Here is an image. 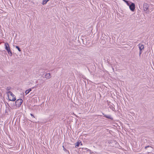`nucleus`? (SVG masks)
<instances>
[{
    "instance_id": "nucleus-1",
    "label": "nucleus",
    "mask_w": 154,
    "mask_h": 154,
    "mask_svg": "<svg viewBox=\"0 0 154 154\" xmlns=\"http://www.w3.org/2000/svg\"><path fill=\"white\" fill-rule=\"evenodd\" d=\"M123 0L126 2L127 5L129 7L130 10L132 11H134L135 8V5L134 4L129 1H127L125 0Z\"/></svg>"
},
{
    "instance_id": "nucleus-2",
    "label": "nucleus",
    "mask_w": 154,
    "mask_h": 154,
    "mask_svg": "<svg viewBox=\"0 0 154 154\" xmlns=\"http://www.w3.org/2000/svg\"><path fill=\"white\" fill-rule=\"evenodd\" d=\"M8 97L9 100L11 101H14L16 100V97L12 92L10 91L7 92Z\"/></svg>"
},
{
    "instance_id": "nucleus-3",
    "label": "nucleus",
    "mask_w": 154,
    "mask_h": 154,
    "mask_svg": "<svg viewBox=\"0 0 154 154\" xmlns=\"http://www.w3.org/2000/svg\"><path fill=\"white\" fill-rule=\"evenodd\" d=\"M5 48L9 54L10 56H11L12 55V52L11 51L9 45L8 43H5Z\"/></svg>"
},
{
    "instance_id": "nucleus-4",
    "label": "nucleus",
    "mask_w": 154,
    "mask_h": 154,
    "mask_svg": "<svg viewBox=\"0 0 154 154\" xmlns=\"http://www.w3.org/2000/svg\"><path fill=\"white\" fill-rule=\"evenodd\" d=\"M23 102V100L21 99H19L17 100L15 102V104L16 107H19L21 105Z\"/></svg>"
},
{
    "instance_id": "nucleus-5",
    "label": "nucleus",
    "mask_w": 154,
    "mask_h": 154,
    "mask_svg": "<svg viewBox=\"0 0 154 154\" xmlns=\"http://www.w3.org/2000/svg\"><path fill=\"white\" fill-rule=\"evenodd\" d=\"M149 5L147 3H144L143 4V8L144 10L145 11H147L149 8Z\"/></svg>"
},
{
    "instance_id": "nucleus-6",
    "label": "nucleus",
    "mask_w": 154,
    "mask_h": 154,
    "mask_svg": "<svg viewBox=\"0 0 154 154\" xmlns=\"http://www.w3.org/2000/svg\"><path fill=\"white\" fill-rule=\"evenodd\" d=\"M138 47L139 48L140 50L142 51L144 48V46L143 45L139 44L138 45Z\"/></svg>"
},
{
    "instance_id": "nucleus-7",
    "label": "nucleus",
    "mask_w": 154,
    "mask_h": 154,
    "mask_svg": "<svg viewBox=\"0 0 154 154\" xmlns=\"http://www.w3.org/2000/svg\"><path fill=\"white\" fill-rule=\"evenodd\" d=\"M45 78L46 79H49L51 78V76L50 73H47L45 75Z\"/></svg>"
},
{
    "instance_id": "nucleus-8",
    "label": "nucleus",
    "mask_w": 154,
    "mask_h": 154,
    "mask_svg": "<svg viewBox=\"0 0 154 154\" xmlns=\"http://www.w3.org/2000/svg\"><path fill=\"white\" fill-rule=\"evenodd\" d=\"M103 115H104V116L105 117L110 119L112 120L113 119L112 118V116L110 115H104L103 113Z\"/></svg>"
},
{
    "instance_id": "nucleus-9",
    "label": "nucleus",
    "mask_w": 154,
    "mask_h": 154,
    "mask_svg": "<svg viewBox=\"0 0 154 154\" xmlns=\"http://www.w3.org/2000/svg\"><path fill=\"white\" fill-rule=\"evenodd\" d=\"M81 143V142H79V141L77 142L76 143V144H75V148H77L78 147L80 144V143Z\"/></svg>"
},
{
    "instance_id": "nucleus-10",
    "label": "nucleus",
    "mask_w": 154,
    "mask_h": 154,
    "mask_svg": "<svg viewBox=\"0 0 154 154\" xmlns=\"http://www.w3.org/2000/svg\"><path fill=\"white\" fill-rule=\"evenodd\" d=\"M32 91V89L30 88L27 90H26L25 91L26 94H28L31 91Z\"/></svg>"
},
{
    "instance_id": "nucleus-11",
    "label": "nucleus",
    "mask_w": 154,
    "mask_h": 154,
    "mask_svg": "<svg viewBox=\"0 0 154 154\" xmlns=\"http://www.w3.org/2000/svg\"><path fill=\"white\" fill-rule=\"evenodd\" d=\"M15 48H17L18 50L19 51H21V50L20 49V48L18 46H15Z\"/></svg>"
},
{
    "instance_id": "nucleus-12",
    "label": "nucleus",
    "mask_w": 154,
    "mask_h": 154,
    "mask_svg": "<svg viewBox=\"0 0 154 154\" xmlns=\"http://www.w3.org/2000/svg\"><path fill=\"white\" fill-rule=\"evenodd\" d=\"M142 51L140 50V52H139V56H140L141 54H142Z\"/></svg>"
},
{
    "instance_id": "nucleus-13",
    "label": "nucleus",
    "mask_w": 154,
    "mask_h": 154,
    "mask_svg": "<svg viewBox=\"0 0 154 154\" xmlns=\"http://www.w3.org/2000/svg\"><path fill=\"white\" fill-rule=\"evenodd\" d=\"M63 150L65 151H67V150L65 148H64V146H63Z\"/></svg>"
},
{
    "instance_id": "nucleus-14",
    "label": "nucleus",
    "mask_w": 154,
    "mask_h": 154,
    "mask_svg": "<svg viewBox=\"0 0 154 154\" xmlns=\"http://www.w3.org/2000/svg\"><path fill=\"white\" fill-rule=\"evenodd\" d=\"M30 115H31V116H33V118H34V116L33 115V114H30Z\"/></svg>"
},
{
    "instance_id": "nucleus-15",
    "label": "nucleus",
    "mask_w": 154,
    "mask_h": 154,
    "mask_svg": "<svg viewBox=\"0 0 154 154\" xmlns=\"http://www.w3.org/2000/svg\"><path fill=\"white\" fill-rule=\"evenodd\" d=\"M131 114H132V116H134V113H133H133H131Z\"/></svg>"
},
{
    "instance_id": "nucleus-16",
    "label": "nucleus",
    "mask_w": 154,
    "mask_h": 154,
    "mask_svg": "<svg viewBox=\"0 0 154 154\" xmlns=\"http://www.w3.org/2000/svg\"><path fill=\"white\" fill-rule=\"evenodd\" d=\"M10 89V88H7V90H9Z\"/></svg>"
},
{
    "instance_id": "nucleus-17",
    "label": "nucleus",
    "mask_w": 154,
    "mask_h": 154,
    "mask_svg": "<svg viewBox=\"0 0 154 154\" xmlns=\"http://www.w3.org/2000/svg\"><path fill=\"white\" fill-rule=\"evenodd\" d=\"M85 149L87 150H88V149L87 148H86Z\"/></svg>"
},
{
    "instance_id": "nucleus-18",
    "label": "nucleus",
    "mask_w": 154,
    "mask_h": 154,
    "mask_svg": "<svg viewBox=\"0 0 154 154\" xmlns=\"http://www.w3.org/2000/svg\"><path fill=\"white\" fill-rule=\"evenodd\" d=\"M80 144V145H82V143L81 142Z\"/></svg>"
}]
</instances>
